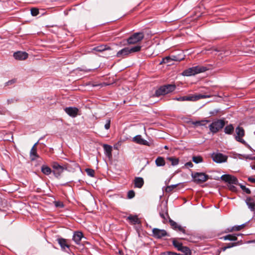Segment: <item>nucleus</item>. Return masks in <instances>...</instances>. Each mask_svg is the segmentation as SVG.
<instances>
[{
    "label": "nucleus",
    "mask_w": 255,
    "mask_h": 255,
    "mask_svg": "<svg viewBox=\"0 0 255 255\" xmlns=\"http://www.w3.org/2000/svg\"><path fill=\"white\" fill-rule=\"evenodd\" d=\"M141 46L138 45L132 47H125L119 51L116 56L119 58H125L131 53H136L140 51Z\"/></svg>",
    "instance_id": "f257e3e1"
},
{
    "label": "nucleus",
    "mask_w": 255,
    "mask_h": 255,
    "mask_svg": "<svg viewBox=\"0 0 255 255\" xmlns=\"http://www.w3.org/2000/svg\"><path fill=\"white\" fill-rule=\"evenodd\" d=\"M211 96L210 95H205V94H195L189 95L187 96H183V97H179L174 98L173 100L178 101H196L199 100L201 99H205L210 98Z\"/></svg>",
    "instance_id": "f03ea898"
},
{
    "label": "nucleus",
    "mask_w": 255,
    "mask_h": 255,
    "mask_svg": "<svg viewBox=\"0 0 255 255\" xmlns=\"http://www.w3.org/2000/svg\"><path fill=\"white\" fill-rule=\"evenodd\" d=\"M207 70L208 68L206 67L196 66L189 68L187 69L184 70L182 73V75L185 76H191L195 75L197 74L205 72Z\"/></svg>",
    "instance_id": "7ed1b4c3"
},
{
    "label": "nucleus",
    "mask_w": 255,
    "mask_h": 255,
    "mask_svg": "<svg viewBox=\"0 0 255 255\" xmlns=\"http://www.w3.org/2000/svg\"><path fill=\"white\" fill-rule=\"evenodd\" d=\"M175 85L168 84L161 86L159 88L156 90L154 96L159 97L161 95H164L172 92L175 89Z\"/></svg>",
    "instance_id": "20e7f679"
},
{
    "label": "nucleus",
    "mask_w": 255,
    "mask_h": 255,
    "mask_svg": "<svg viewBox=\"0 0 255 255\" xmlns=\"http://www.w3.org/2000/svg\"><path fill=\"white\" fill-rule=\"evenodd\" d=\"M144 34L142 32H135L130 35L127 40L128 44H135L141 41L144 38Z\"/></svg>",
    "instance_id": "39448f33"
},
{
    "label": "nucleus",
    "mask_w": 255,
    "mask_h": 255,
    "mask_svg": "<svg viewBox=\"0 0 255 255\" xmlns=\"http://www.w3.org/2000/svg\"><path fill=\"white\" fill-rule=\"evenodd\" d=\"M225 126L224 121L223 120H217L211 124L209 126L210 130L213 133L217 132L222 129Z\"/></svg>",
    "instance_id": "423d86ee"
},
{
    "label": "nucleus",
    "mask_w": 255,
    "mask_h": 255,
    "mask_svg": "<svg viewBox=\"0 0 255 255\" xmlns=\"http://www.w3.org/2000/svg\"><path fill=\"white\" fill-rule=\"evenodd\" d=\"M192 177L194 181L197 183L204 182L209 178V176L208 175L202 172H195L194 173H192Z\"/></svg>",
    "instance_id": "0eeeda50"
},
{
    "label": "nucleus",
    "mask_w": 255,
    "mask_h": 255,
    "mask_svg": "<svg viewBox=\"0 0 255 255\" xmlns=\"http://www.w3.org/2000/svg\"><path fill=\"white\" fill-rule=\"evenodd\" d=\"M52 166L53 169L52 172L56 178H58L63 171L66 169V167L61 166L57 162H53Z\"/></svg>",
    "instance_id": "6e6552de"
},
{
    "label": "nucleus",
    "mask_w": 255,
    "mask_h": 255,
    "mask_svg": "<svg viewBox=\"0 0 255 255\" xmlns=\"http://www.w3.org/2000/svg\"><path fill=\"white\" fill-rule=\"evenodd\" d=\"M236 136H235L236 140L244 144H247L246 141L242 138L245 135V131L243 128L238 127L236 128Z\"/></svg>",
    "instance_id": "1a4fd4ad"
},
{
    "label": "nucleus",
    "mask_w": 255,
    "mask_h": 255,
    "mask_svg": "<svg viewBox=\"0 0 255 255\" xmlns=\"http://www.w3.org/2000/svg\"><path fill=\"white\" fill-rule=\"evenodd\" d=\"M211 156L213 160L217 163L224 162L227 160V156L221 153H213Z\"/></svg>",
    "instance_id": "9d476101"
},
{
    "label": "nucleus",
    "mask_w": 255,
    "mask_h": 255,
    "mask_svg": "<svg viewBox=\"0 0 255 255\" xmlns=\"http://www.w3.org/2000/svg\"><path fill=\"white\" fill-rule=\"evenodd\" d=\"M221 179L227 182L230 184H236L237 185L238 183V181L237 178L234 176L229 174H225L221 176Z\"/></svg>",
    "instance_id": "9b49d317"
},
{
    "label": "nucleus",
    "mask_w": 255,
    "mask_h": 255,
    "mask_svg": "<svg viewBox=\"0 0 255 255\" xmlns=\"http://www.w3.org/2000/svg\"><path fill=\"white\" fill-rule=\"evenodd\" d=\"M152 234L153 237L157 239H160L167 235V233L165 230L157 228H154L152 230Z\"/></svg>",
    "instance_id": "f8f14e48"
},
{
    "label": "nucleus",
    "mask_w": 255,
    "mask_h": 255,
    "mask_svg": "<svg viewBox=\"0 0 255 255\" xmlns=\"http://www.w3.org/2000/svg\"><path fill=\"white\" fill-rule=\"evenodd\" d=\"M132 140L139 144L150 146V143L147 140L144 139L140 135H137L134 136Z\"/></svg>",
    "instance_id": "ddd939ff"
},
{
    "label": "nucleus",
    "mask_w": 255,
    "mask_h": 255,
    "mask_svg": "<svg viewBox=\"0 0 255 255\" xmlns=\"http://www.w3.org/2000/svg\"><path fill=\"white\" fill-rule=\"evenodd\" d=\"M64 111L70 117H75L77 115L78 109L75 107H67L64 109Z\"/></svg>",
    "instance_id": "4468645a"
},
{
    "label": "nucleus",
    "mask_w": 255,
    "mask_h": 255,
    "mask_svg": "<svg viewBox=\"0 0 255 255\" xmlns=\"http://www.w3.org/2000/svg\"><path fill=\"white\" fill-rule=\"evenodd\" d=\"M13 57L15 59L23 60L28 57V54L25 52L17 51L14 53Z\"/></svg>",
    "instance_id": "2eb2a0df"
},
{
    "label": "nucleus",
    "mask_w": 255,
    "mask_h": 255,
    "mask_svg": "<svg viewBox=\"0 0 255 255\" xmlns=\"http://www.w3.org/2000/svg\"><path fill=\"white\" fill-rule=\"evenodd\" d=\"M169 223L170 226L174 230L181 232L183 234H186L185 229L180 225H178L176 222H175V221H173L171 219H170Z\"/></svg>",
    "instance_id": "dca6fc26"
},
{
    "label": "nucleus",
    "mask_w": 255,
    "mask_h": 255,
    "mask_svg": "<svg viewBox=\"0 0 255 255\" xmlns=\"http://www.w3.org/2000/svg\"><path fill=\"white\" fill-rule=\"evenodd\" d=\"M245 201L250 210L254 212L255 210V201L254 199L251 197H247Z\"/></svg>",
    "instance_id": "f3484780"
},
{
    "label": "nucleus",
    "mask_w": 255,
    "mask_h": 255,
    "mask_svg": "<svg viewBox=\"0 0 255 255\" xmlns=\"http://www.w3.org/2000/svg\"><path fill=\"white\" fill-rule=\"evenodd\" d=\"M38 142L35 143L30 150V157L31 160H34L38 157V155L37 153V148L36 147V145L38 144Z\"/></svg>",
    "instance_id": "a211bd4d"
},
{
    "label": "nucleus",
    "mask_w": 255,
    "mask_h": 255,
    "mask_svg": "<svg viewBox=\"0 0 255 255\" xmlns=\"http://www.w3.org/2000/svg\"><path fill=\"white\" fill-rule=\"evenodd\" d=\"M57 241L62 250L66 251V249H69V245L66 239L60 238L57 239Z\"/></svg>",
    "instance_id": "6ab92c4d"
},
{
    "label": "nucleus",
    "mask_w": 255,
    "mask_h": 255,
    "mask_svg": "<svg viewBox=\"0 0 255 255\" xmlns=\"http://www.w3.org/2000/svg\"><path fill=\"white\" fill-rule=\"evenodd\" d=\"M83 235L81 232H75L73 236V240L76 244H80Z\"/></svg>",
    "instance_id": "aec40b11"
},
{
    "label": "nucleus",
    "mask_w": 255,
    "mask_h": 255,
    "mask_svg": "<svg viewBox=\"0 0 255 255\" xmlns=\"http://www.w3.org/2000/svg\"><path fill=\"white\" fill-rule=\"evenodd\" d=\"M144 183V181L141 177H135L134 180V187L138 188L142 187Z\"/></svg>",
    "instance_id": "412c9836"
},
{
    "label": "nucleus",
    "mask_w": 255,
    "mask_h": 255,
    "mask_svg": "<svg viewBox=\"0 0 255 255\" xmlns=\"http://www.w3.org/2000/svg\"><path fill=\"white\" fill-rule=\"evenodd\" d=\"M241 234H229L228 235H226L225 236H224L222 238V239H224V240H229V241H236L237 240V236H240Z\"/></svg>",
    "instance_id": "4be33fe9"
},
{
    "label": "nucleus",
    "mask_w": 255,
    "mask_h": 255,
    "mask_svg": "<svg viewBox=\"0 0 255 255\" xmlns=\"http://www.w3.org/2000/svg\"><path fill=\"white\" fill-rule=\"evenodd\" d=\"M110 47L106 45H101L98 46L93 49V50L97 52H102L106 50L110 49Z\"/></svg>",
    "instance_id": "5701e85b"
},
{
    "label": "nucleus",
    "mask_w": 255,
    "mask_h": 255,
    "mask_svg": "<svg viewBox=\"0 0 255 255\" xmlns=\"http://www.w3.org/2000/svg\"><path fill=\"white\" fill-rule=\"evenodd\" d=\"M104 149L107 155L109 157L112 156V147L111 145L108 144L103 145Z\"/></svg>",
    "instance_id": "b1692460"
},
{
    "label": "nucleus",
    "mask_w": 255,
    "mask_h": 255,
    "mask_svg": "<svg viewBox=\"0 0 255 255\" xmlns=\"http://www.w3.org/2000/svg\"><path fill=\"white\" fill-rule=\"evenodd\" d=\"M128 219L133 224H137L140 223L139 219L138 218L137 216L136 215H135V216L130 215L128 217Z\"/></svg>",
    "instance_id": "393cba45"
},
{
    "label": "nucleus",
    "mask_w": 255,
    "mask_h": 255,
    "mask_svg": "<svg viewBox=\"0 0 255 255\" xmlns=\"http://www.w3.org/2000/svg\"><path fill=\"white\" fill-rule=\"evenodd\" d=\"M155 164L157 166H163L165 165V162L163 157L159 156L155 160Z\"/></svg>",
    "instance_id": "a878e982"
},
{
    "label": "nucleus",
    "mask_w": 255,
    "mask_h": 255,
    "mask_svg": "<svg viewBox=\"0 0 255 255\" xmlns=\"http://www.w3.org/2000/svg\"><path fill=\"white\" fill-rule=\"evenodd\" d=\"M159 215L161 218L164 220H166V219L169 217L167 210L165 206H164L163 210L159 212Z\"/></svg>",
    "instance_id": "bb28decb"
},
{
    "label": "nucleus",
    "mask_w": 255,
    "mask_h": 255,
    "mask_svg": "<svg viewBox=\"0 0 255 255\" xmlns=\"http://www.w3.org/2000/svg\"><path fill=\"white\" fill-rule=\"evenodd\" d=\"M172 61L171 59L170 56H167L162 58L161 61L160 62V64H167L168 65H171L172 64Z\"/></svg>",
    "instance_id": "cd10ccee"
},
{
    "label": "nucleus",
    "mask_w": 255,
    "mask_h": 255,
    "mask_svg": "<svg viewBox=\"0 0 255 255\" xmlns=\"http://www.w3.org/2000/svg\"><path fill=\"white\" fill-rule=\"evenodd\" d=\"M41 171L45 175H49L51 172V169L50 167L46 165H43L41 167Z\"/></svg>",
    "instance_id": "c85d7f7f"
},
{
    "label": "nucleus",
    "mask_w": 255,
    "mask_h": 255,
    "mask_svg": "<svg viewBox=\"0 0 255 255\" xmlns=\"http://www.w3.org/2000/svg\"><path fill=\"white\" fill-rule=\"evenodd\" d=\"M234 128L232 125L227 126L224 129V131L226 134H231L233 133Z\"/></svg>",
    "instance_id": "c756f323"
},
{
    "label": "nucleus",
    "mask_w": 255,
    "mask_h": 255,
    "mask_svg": "<svg viewBox=\"0 0 255 255\" xmlns=\"http://www.w3.org/2000/svg\"><path fill=\"white\" fill-rule=\"evenodd\" d=\"M245 227V224H242L239 226H235L232 227L231 229H228L229 232H232L233 231H240Z\"/></svg>",
    "instance_id": "7c9ffc66"
},
{
    "label": "nucleus",
    "mask_w": 255,
    "mask_h": 255,
    "mask_svg": "<svg viewBox=\"0 0 255 255\" xmlns=\"http://www.w3.org/2000/svg\"><path fill=\"white\" fill-rule=\"evenodd\" d=\"M167 160L171 162V165L173 166L177 165L179 163V159L177 158L174 157H169Z\"/></svg>",
    "instance_id": "2f4dec72"
},
{
    "label": "nucleus",
    "mask_w": 255,
    "mask_h": 255,
    "mask_svg": "<svg viewBox=\"0 0 255 255\" xmlns=\"http://www.w3.org/2000/svg\"><path fill=\"white\" fill-rule=\"evenodd\" d=\"M179 251L184 253L185 255H191V254L190 249L185 246H183L181 249H179Z\"/></svg>",
    "instance_id": "473e14b6"
},
{
    "label": "nucleus",
    "mask_w": 255,
    "mask_h": 255,
    "mask_svg": "<svg viewBox=\"0 0 255 255\" xmlns=\"http://www.w3.org/2000/svg\"><path fill=\"white\" fill-rule=\"evenodd\" d=\"M173 245L177 249L178 251H179L180 249H181L183 246L182 243L176 241L175 240H173L172 241Z\"/></svg>",
    "instance_id": "72a5a7b5"
},
{
    "label": "nucleus",
    "mask_w": 255,
    "mask_h": 255,
    "mask_svg": "<svg viewBox=\"0 0 255 255\" xmlns=\"http://www.w3.org/2000/svg\"><path fill=\"white\" fill-rule=\"evenodd\" d=\"M192 160L195 163H199L203 161V158L200 156H193Z\"/></svg>",
    "instance_id": "f704fd0d"
},
{
    "label": "nucleus",
    "mask_w": 255,
    "mask_h": 255,
    "mask_svg": "<svg viewBox=\"0 0 255 255\" xmlns=\"http://www.w3.org/2000/svg\"><path fill=\"white\" fill-rule=\"evenodd\" d=\"M208 122H209V121H208V120L196 121L195 122H194L193 124L195 125H198V126H204V125H205V124L206 123H208Z\"/></svg>",
    "instance_id": "c9c22d12"
},
{
    "label": "nucleus",
    "mask_w": 255,
    "mask_h": 255,
    "mask_svg": "<svg viewBox=\"0 0 255 255\" xmlns=\"http://www.w3.org/2000/svg\"><path fill=\"white\" fill-rule=\"evenodd\" d=\"M86 172L91 177H94L95 175V171L92 169L87 168L86 169Z\"/></svg>",
    "instance_id": "e433bc0d"
},
{
    "label": "nucleus",
    "mask_w": 255,
    "mask_h": 255,
    "mask_svg": "<svg viewBox=\"0 0 255 255\" xmlns=\"http://www.w3.org/2000/svg\"><path fill=\"white\" fill-rule=\"evenodd\" d=\"M39 13V10L36 8H32L31 9V14L32 16H36Z\"/></svg>",
    "instance_id": "4c0bfd02"
},
{
    "label": "nucleus",
    "mask_w": 255,
    "mask_h": 255,
    "mask_svg": "<svg viewBox=\"0 0 255 255\" xmlns=\"http://www.w3.org/2000/svg\"><path fill=\"white\" fill-rule=\"evenodd\" d=\"M170 57H171V59L172 60V61H180L184 59V58H183V57L179 58L176 55H171V56H170Z\"/></svg>",
    "instance_id": "58836bf2"
},
{
    "label": "nucleus",
    "mask_w": 255,
    "mask_h": 255,
    "mask_svg": "<svg viewBox=\"0 0 255 255\" xmlns=\"http://www.w3.org/2000/svg\"><path fill=\"white\" fill-rule=\"evenodd\" d=\"M240 187L247 194H250L251 193L250 189L249 188H247L245 186L241 184L240 185Z\"/></svg>",
    "instance_id": "ea45409f"
},
{
    "label": "nucleus",
    "mask_w": 255,
    "mask_h": 255,
    "mask_svg": "<svg viewBox=\"0 0 255 255\" xmlns=\"http://www.w3.org/2000/svg\"><path fill=\"white\" fill-rule=\"evenodd\" d=\"M135 196L134 192L133 190H130L128 193V199H131Z\"/></svg>",
    "instance_id": "a19ab883"
},
{
    "label": "nucleus",
    "mask_w": 255,
    "mask_h": 255,
    "mask_svg": "<svg viewBox=\"0 0 255 255\" xmlns=\"http://www.w3.org/2000/svg\"><path fill=\"white\" fill-rule=\"evenodd\" d=\"M161 255H180L179 254H177L175 253L171 252H166L162 253Z\"/></svg>",
    "instance_id": "79ce46f5"
},
{
    "label": "nucleus",
    "mask_w": 255,
    "mask_h": 255,
    "mask_svg": "<svg viewBox=\"0 0 255 255\" xmlns=\"http://www.w3.org/2000/svg\"><path fill=\"white\" fill-rule=\"evenodd\" d=\"M177 185H172L171 186H168L166 188V192H170L171 190H172L174 188H175L176 187Z\"/></svg>",
    "instance_id": "37998d69"
},
{
    "label": "nucleus",
    "mask_w": 255,
    "mask_h": 255,
    "mask_svg": "<svg viewBox=\"0 0 255 255\" xmlns=\"http://www.w3.org/2000/svg\"><path fill=\"white\" fill-rule=\"evenodd\" d=\"M110 125H111V120H107L106 121V123L105 125V128L106 129H109L110 128Z\"/></svg>",
    "instance_id": "c03bdc74"
},
{
    "label": "nucleus",
    "mask_w": 255,
    "mask_h": 255,
    "mask_svg": "<svg viewBox=\"0 0 255 255\" xmlns=\"http://www.w3.org/2000/svg\"><path fill=\"white\" fill-rule=\"evenodd\" d=\"M234 184H230L229 186H228V188L232 191H234V192H235L237 191V188L236 187H235L234 185Z\"/></svg>",
    "instance_id": "a18cd8bd"
},
{
    "label": "nucleus",
    "mask_w": 255,
    "mask_h": 255,
    "mask_svg": "<svg viewBox=\"0 0 255 255\" xmlns=\"http://www.w3.org/2000/svg\"><path fill=\"white\" fill-rule=\"evenodd\" d=\"M16 101V100H15L14 99H7V103L8 104H10L13 103Z\"/></svg>",
    "instance_id": "49530a36"
},
{
    "label": "nucleus",
    "mask_w": 255,
    "mask_h": 255,
    "mask_svg": "<svg viewBox=\"0 0 255 255\" xmlns=\"http://www.w3.org/2000/svg\"><path fill=\"white\" fill-rule=\"evenodd\" d=\"M185 165L187 166V167H192L193 165L192 164V162H187L186 164H185Z\"/></svg>",
    "instance_id": "de8ad7c7"
},
{
    "label": "nucleus",
    "mask_w": 255,
    "mask_h": 255,
    "mask_svg": "<svg viewBox=\"0 0 255 255\" xmlns=\"http://www.w3.org/2000/svg\"><path fill=\"white\" fill-rule=\"evenodd\" d=\"M248 180L252 183H255V178L252 177H249L248 178Z\"/></svg>",
    "instance_id": "09e8293b"
},
{
    "label": "nucleus",
    "mask_w": 255,
    "mask_h": 255,
    "mask_svg": "<svg viewBox=\"0 0 255 255\" xmlns=\"http://www.w3.org/2000/svg\"><path fill=\"white\" fill-rule=\"evenodd\" d=\"M236 245H237V243H230L228 244V245L227 247H230V248H231V247H233Z\"/></svg>",
    "instance_id": "8fccbe9b"
},
{
    "label": "nucleus",
    "mask_w": 255,
    "mask_h": 255,
    "mask_svg": "<svg viewBox=\"0 0 255 255\" xmlns=\"http://www.w3.org/2000/svg\"><path fill=\"white\" fill-rule=\"evenodd\" d=\"M230 248V247H224L222 248L223 251H225L227 249Z\"/></svg>",
    "instance_id": "3c124183"
},
{
    "label": "nucleus",
    "mask_w": 255,
    "mask_h": 255,
    "mask_svg": "<svg viewBox=\"0 0 255 255\" xmlns=\"http://www.w3.org/2000/svg\"><path fill=\"white\" fill-rule=\"evenodd\" d=\"M14 82V80H11V81H9L8 82H7V85H8L9 84H11L12 83H13Z\"/></svg>",
    "instance_id": "603ef678"
},
{
    "label": "nucleus",
    "mask_w": 255,
    "mask_h": 255,
    "mask_svg": "<svg viewBox=\"0 0 255 255\" xmlns=\"http://www.w3.org/2000/svg\"><path fill=\"white\" fill-rule=\"evenodd\" d=\"M56 206L57 207H58V206H61V207H63V204H61L60 203H56Z\"/></svg>",
    "instance_id": "864d4df0"
},
{
    "label": "nucleus",
    "mask_w": 255,
    "mask_h": 255,
    "mask_svg": "<svg viewBox=\"0 0 255 255\" xmlns=\"http://www.w3.org/2000/svg\"><path fill=\"white\" fill-rule=\"evenodd\" d=\"M214 112H210V114H211V115H213V114H214Z\"/></svg>",
    "instance_id": "5fc2aeb1"
},
{
    "label": "nucleus",
    "mask_w": 255,
    "mask_h": 255,
    "mask_svg": "<svg viewBox=\"0 0 255 255\" xmlns=\"http://www.w3.org/2000/svg\"><path fill=\"white\" fill-rule=\"evenodd\" d=\"M167 148V146H165V148Z\"/></svg>",
    "instance_id": "6e6d98bb"
}]
</instances>
